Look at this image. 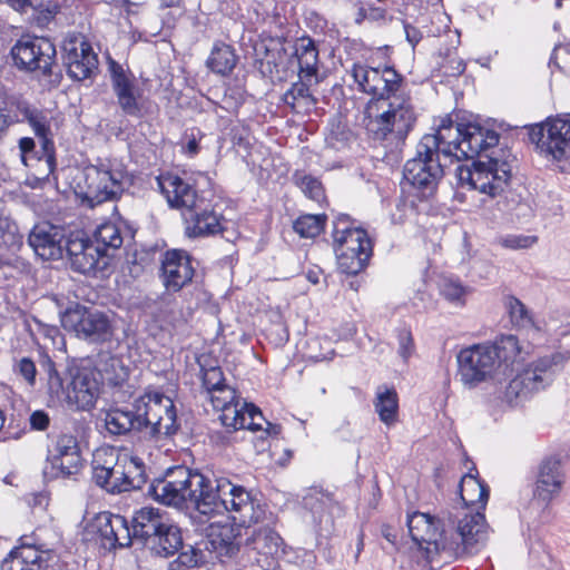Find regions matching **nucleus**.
<instances>
[{
  "label": "nucleus",
  "mask_w": 570,
  "mask_h": 570,
  "mask_svg": "<svg viewBox=\"0 0 570 570\" xmlns=\"http://www.w3.org/2000/svg\"><path fill=\"white\" fill-rule=\"evenodd\" d=\"M94 527L101 547L107 550L127 548L134 539L128 521L120 514L101 512L97 515Z\"/></svg>",
  "instance_id": "412c9836"
},
{
  "label": "nucleus",
  "mask_w": 570,
  "mask_h": 570,
  "mask_svg": "<svg viewBox=\"0 0 570 570\" xmlns=\"http://www.w3.org/2000/svg\"><path fill=\"white\" fill-rule=\"evenodd\" d=\"M79 446L77 439L69 434H62L56 439L53 444L48 449L47 463H57L58 459H61L69 453H79Z\"/></svg>",
  "instance_id": "3c124183"
},
{
  "label": "nucleus",
  "mask_w": 570,
  "mask_h": 570,
  "mask_svg": "<svg viewBox=\"0 0 570 570\" xmlns=\"http://www.w3.org/2000/svg\"><path fill=\"white\" fill-rule=\"evenodd\" d=\"M492 345L495 351V361L499 372L505 371L514 363L522 360V346L514 335H501Z\"/></svg>",
  "instance_id": "c9c22d12"
},
{
  "label": "nucleus",
  "mask_w": 570,
  "mask_h": 570,
  "mask_svg": "<svg viewBox=\"0 0 570 570\" xmlns=\"http://www.w3.org/2000/svg\"><path fill=\"white\" fill-rule=\"evenodd\" d=\"M83 238L88 239L87 249H119L124 243L120 229L110 223L100 225L92 237L83 233Z\"/></svg>",
  "instance_id": "58836bf2"
},
{
  "label": "nucleus",
  "mask_w": 570,
  "mask_h": 570,
  "mask_svg": "<svg viewBox=\"0 0 570 570\" xmlns=\"http://www.w3.org/2000/svg\"><path fill=\"white\" fill-rule=\"evenodd\" d=\"M239 416L244 419V425L238 426L237 430L247 429L263 432L266 426L267 421L254 404L246 402V409L239 411Z\"/></svg>",
  "instance_id": "5fc2aeb1"
},
{
  "label": "nucleus",
  "mask_w": 570,
  "mask_h": 570,
  "mask_svg": "<svg viewBox=\"0 0 570 570\" xmlns=\"http://www.w3.org/2000/svg\"><path fill=\"white\" fill-rule=\"evenodd\" d=\"M17 11L27 12L28 9H38L42 6V0H7Z\"/></svg>",
  "instance_id": "0e129e2a"
},
{
  "label": "nucleus",
  "mask_w": 570,
  "mask_h": 570,
  "mask_svg": "<svg viewBox=\"0 0 570 570\" xmlns=\"http://www.w3.org/2000/svg\"><path fill=\"white\" fill-rule=\"evenodd\" d=\"M164 285L168 291L178 292L194 275L191 261L187 252H165L161 264Z\"/></svg>",
  "instance_id": "393cba45"
},
{
  "label": "nucleus",
  "mask_w": 570,
  "mask_h": 570,
  "mask_svg": "<svg viewBox=\"0 0 570 570\" xmlns=\"http://www.w3.org/2000/svg\"><path fill=\"white\" fill-rule=\"evenodd\" d=\"M500 244L510 249H528L538 245V237L534 235L511 234L503 237Z\"/></svg>",
  "instance_id": "bf43d9fd"
},
{
  "label": "nucleus",
  "mask_w": 570,
  "mask_h": 570,
  "mask_svg": "<svg viewBox=\"0 0 570 570\" xmlns=\"http://www.w3.org/2000/svg\"><path fill=\"white\" fill-rule=\"evenodd\" d=\"M462 127L463 124L454 125L450 118L442 119L435 134H426L421 138V149L434 153L448 164L460 160Z\"/></svg>",
  "instance_id": "6ab92c4d"
},
{
  "label": "nucleus",
  "mask_w": 570,
  "mask_h": 570,
  "mask_svg": "<svg viewBox=\"0 0 570 570\" xmlns=\"http://www.w3.org/2000/svg\"><path fill=\"white\" fill-rule=\"evenodd\" d=\"M11 55L14 65L26 71H40L48 76L52 73L56 62V47L43 37H24L12 47Z\"/></svg>",
  "instance_id": "ddd939ff"
},
{
  "label": "nucleus",
  "mask_w": 570,
  "mask_h": 570,
  "mask_svg": "<svg viewBox=\"0 0 570 570\" xmlns=\"http://www.w3.org/2000/svg\"><path fill=\"white\" fill-rule=\"evenodd\" d=\"M61 324L78 338L94 344L111 341L115 333L112 320L107 313L78 303L62 313Z\"/></svg>",
  "instance_id": "1a4fd4ad"
},
{
  "label": "nucleus",
  "mask_w": 570,
  "mask_h": 570,
  "mask_svg": "<svg viewBox=\"0 0 570 570\" xmlns=\"http://www.w3.org/2000/svg\"><path fill=\"white\" fill-rule=\"evenodd\" d=\"M71 268L78 273L106 277L112 272L109 252H67Z\"/></svg>",
  "instance_id": "cd10ccee"
},
{
  "label": "nucleus",
  "mask_w": 570,
  "mask_h": 570,
  "mask_svg": "<svg viewBox=\"0 0 570 570\" xmlns=\"http://www.w3.org/2000/svg\"><path fill=\"white\" fill-rule=\"evenodd\" d=\"M495 351L490 343H479L462 348L456 355V376L464 389L473 390L480 384L495 380Z\"/></svg>",
  "instance_id": "9d476101"
},
{
  "label": "nucleus",
  "mask_w": 570,
  "mask_h": 570,
  "mask_svg": "<svg viewBox=\"0 0 570 570\" xmlns=\"http://www.w3.org/2000/svg\"><path fill=\"white\" fill-rule=\"evenodd\" d=\"M124 450H118L114 446H100L92 454L91 466L92 470H104L120 468V459L122 458Z\"/></svg>",
  "instance_id": "8fccbe9b"
},
{
  "label": "nucleus",
  "mask_w": 570,
  "mask_h": 570,
  "mask_svg": "<svg viewBox=\"0 0 570 570\" xmlns=\"http://www.w3.org/2000/svg\"><path fill=\"white\" fill-rule=\"evenodd\" d=\"M225 384V379L219 367H209L204 370L203 386L207 394L214 391V389H219Z\"/></svg>",
  "instance_id": "680f3d73"
},
{
  "label": "nucleus",
  "mask_w": 570,
  "mask_h": 570,
  "mask_svg": "<svg viewBox=\"0 0 570 570\" xmlns=\"http://www.w3.org/2000/svg\"><path fill=\"white\" fill-rule=\"evenodd\" d=\"M19 542L2 561V570H41L55 557V550L43 543L37 533L21 535Z\"/></svg>",
  "instance_id": "2eb2a0df"
},
{
  "label": "nucleus",
  "mask_w": 570,
  "mask_h": 570,
  "mask_svg": "<svg viewBox=\"0 0 570 570\" xmlns=\"http://www.w3.org/2000/svg\"><path fill=\"white\" fill-rule=\"evenodd\" d=\"M45 371L48 376V391L52 397L77 410L86 411L94 407L99 394V382L94 370L72 367L68 377L63 379L56 370L55 363L47 360Z\"/></svg>",
  "instance_id": "39448f33"
},
{
  "label": "nucleus",
  "mask_w": 570,
  "mask_h": 570,
  "mask_svg": "<svg viewBox=\"0 0 570 570\" xmlns=\"http://www.w3.org/2000/svg\"><path fill=\"white\" fill-rule=\"evenodd\" d=\"M406 40L412 45V47H415L420 40L422 39V35L420 30H417L415 27L406 24L404 27Z\"/></svg>",
  "instance_id": "774afa93"
},
{
  "label": "nucleus",
  "mask_w": 570,
  "mask_h": 570,
  "mask_svg": "<svg viewBox=\"0 0 570 570\" xmlns=\"http://www.w3.org/2000/svg\"><path fill=\"white\" fill-rule=\"evenodd\" d=\"M105 428L112 435L148 429L156 441L169 438L179 429L174 401L159 391H146L132 407H115L106 412Z\"/></svg>",
  "instance_id": "f03ea898"
},
{
  "label": "nucleus",
  "mask_w": 570,
  "mask_h": 570,
  "mask_svg": "<svg viewBox=\"0 0 570 570\" xmlns=\"http://www.w3.org/2000/svg\"><path fill=\"white\" fill-rule=\"evenodd\" d=\"M203 562V553L200 550L189 547L188 550L178 554L177 559L170 563V570H184L183 568H194Z\"/></svg>",
  "instance_id": "13d9d810"
},
{
  "label": "nucleus",
  "mask_w": 570,
  "mask_h": 570,
  "mask_svg": "<svg viewBox=\"0 0 570 570\" xmlns=\"http://www.w3.org/2000/svg\"><path fill=\"white\" fill-rule=\"evenodd\" d=\"M181 546L180 529L173 521L163 527L161 531L151 537L146 544L155 554L164 558L174 556Z\"/></svg>",
  "instance_id": "72a5a7b5"
},
{
  "label": "nucleus",
  "mask_w": 570,
  "mask_h": 570,
  "mask_svg": "<svg viewBox=\"0 0 570 570\" xmlns=\"http://www.w3.org/2000/svg\"><path fill=\"white\" fill-rule=\"evenodd\" d=\"M351 75L363 92L373 96L372 101L389 99L406 89L403 76L391 67L377 69L354 63Z\"/></svg>",
  "instance_id": "f8f14e48"
},
{
  "label": "nucleus",
  "mask_w": 570,
  "mask_h": 570,
  "mask_svg": "<svg viewBox=\"0 0 570 570\" xmlns=\"http://www.w3.org/2000/svg\"><path fill=\"white\" fill-rule=\"evenodd\" d=\"M2 111L4 112L8 128L16 124L26 121L31 104L20 96H6L1 98Z\"/></svg>",
  "instance_id": "a18cd8bd"
},
{
  "label": "nucleus",
  "mask_w": 570,
  "mask_h": 570,
  "mask_svg": "<svg viewBox=\"0 0 570 570\" xmlns=\"http://www.w3.org/2000/svg\"><path fill=\"white\" fill-rule=\"evenodd\" d=\"M86 190L83 202L94 208L108 200L117 199L124 190V173L105 165L89 166L83 171Z\"/></svg>",
  "instance_id": "4468645a"
},
{
  "label": "nucleus",
  "mask_w": 570,
  "mask_h": 570,
  "mask_svg": "<svg viewBox=\"0 0 570 570\" xmlns=\"http://www.w3.org/2000/svg\"><path fill=\"white\" fill-rule=\"evenodd\" d=\"M397 337V354L401 356L404 363H407L410 357L415 352V344L410 328L402 326L396 331Z\"/></svg>",
  "instance_id": "4d7b16f0"
},
{
  "label": "nucleus",
  "mask_w": 570,
  "mask_h": 570,
  "mask_svg": "<svg viewBox=\"0 0 570 570\" xmlns=\"http://www.w3.org/2000/svg\"><path fill=\"white\" fill-rule=\"evenodd\" d=\"M28 243L32 249H87L88 239L83 238V232L77 230L67 234L61 226L49 222H41L33 226L28 236Z\"/></svg>",
  "instance_id": "aec40b11"
},
{
  "label": "nucleus",
  "mask_w": 570,
  "mask_h": 570,
  "mask_svg": "<svg viewBox=\"0 0 570 570\" xmlns=\"http://www.w3.org/2000/svg\"><path fill=\"white\" fill-rule=\"evenodd\" d=\"M332 235L334 244L346 249H373L375 245L367 230L356 226L347 215H341L333 223Z\"/></svg>",
  "instance_id": "a878e982"
},
{
  "label": "nucleus",
  "mask_w": 570,
  "mask_h": 570,
  "mask_svg": "<svg viewBox=\"0 0 570 570\" xmlns=\"http://www.w3.org/2000/svg\"><path fill=\"white\" fill-rule=\"evenodd\" d=\"M563 483L564 474L562 472L560 461L551 458L547 459L539 468L534 497L546 503H549L559 495Z\"/></svg>",
  "instance_id": "bb28decb"
},
{
  "label": "nucleus",
  "mask_w": 570,
  "mask_h": 570,
  "mask_svg": "<svg viewBox=\"0 0 570 570\" xmlns=\"http://www.w3.org/2000/svg\"><path fill=\"white\" fill-rule=\"evenodd\" d=\"M208 543L219 557H232L238 551V534L232 524L212 522L207 529Z\"/></svg>",
  "instance_id": "2f4dec72"
},
{
  "label": "nucleus",
  "mask_w": 570,
  "mask_h": 570,
  "mask_svg": "<svg viewBox=\"0 0 570 570\" xmlns=\"http://www.w3.org/2000/svg\"><path fill=\"white\" fill-rule=\"evenodd\" d=\"M213 406L220 411L219 420L222 424L230 431H237L238 426L244 425V419L239 416V411L246 409V402L237 397L236 391L225 384L219 389H214L207 394Z\"/></svg>",
  "instance_id": "5701e85b"
},
{
  "label": "nucleus",
  "mask_w": 570,
  "mask_h": 570,
  "mask_svg": "<svg viewBox=\"0 0 570 570\" xmlns=\"http://www.w3.org/2000/svg\"><path fill=\"white\" fill-rule=\"evenodd\" d=\"M18 373L30 386L36 384L37 368L33 361L29 357H22L13 366Z\"/></svg>",
  "instance_id": "052dcab7"
},
{
  "label": "nucleus",
  "mask_w": 570,
  "mask_h": 570,
  "mask_svg": "<svg viewBox=\"0 0 570 570\" xmlns=\"http://www.w3.org/2000/svg\"><path fill=\"white\" fill-rule=\"evenodd\" d=\"M448 163L434 153L421 149V142L416 145L415 156L409 159L403 169L404 179L417 190L420 196H432L444 175Z\"/></svg>",
  "instance_id": "9b49d317"
},
{
  "label": "nucleus",
  "mask_w": 570,
  "mask_h": 570,
  "mask_svg": "<svg viewBox=\"0 0 570 570\" xmlns=\"http://www.w3.org/2000/svg\"><path fill=\"white\" fill-rule=\"evenodd\" d=\"M116 472H121L120 468L104 470L102 472L99 469L92 470V480L94 482L105 489L110 493H120V488H114L116 484H119L120 480L116 476Z\"/></svg>",
  "instance_id": "6e6d98bb"
},
{
  "label": "nucleus",
  "mask_w": 570,
  "mask_h": 570,
  "mask_svg": "<svg viewBox=\"0 0 570 570\" xmlns=\"http://www.w3.org/2000/svg\"><path fill=\"white\" fill-rule=\"evenodd\" d=\"M461 159H472L485 155L487 161H474L471 167L459 166L456 177L463 188L478 190L494 197L502 193L511 178V165L491 156L498 146L500 135L480 124H465L462 127Z\"/></svg>",
  "instance_id": "f257e3e1"
},
{
  "label": "nucleus",
  "mask_w": 570,
  "mask_h": 570,
  "mask_svg": "<svg viewBox=\"0 0 570 570\" xmlns=\"http://www.w3.org/2000/svg\"><path fill=\"white\" fill-rule=\"evenodd\" d=\"M372 252H341L336 256L338 269L348 275L360 273L368 263Z\"/></svg>",
  "instance_id": "09e8293b"
},
{
  "label": "nucleus",
  "mask_w": 570,
  "mask_h": 570,
  "mask_svg": "<svg viewBox=\"0 0 570 570\" xmlns=\"http://www.w3.org/2000/svg\"><path fill=\"white\" fill-rule=\"evenodd\" d=\"M325 223V214H305L294 222L293 228L299 236L313 238L324 229Z\"/></svg>",
  "instance_id": "de8ad7c7"
},
{
  "label": "nucleus",
  "mask_w": 570,
  "mask_h": 570,
  "mask_svg": "<svg viewBox=\"0 0 570 570\" xmlns=\"http://www.w3.org/2000/svg\"><path fill=\"white\" fill-rule=\"evenodd\" d=\"M80 468V452L69 453V455L58 459L57 463H47L45 466V474L50 478H67L78 473Z\"/></svg>",
  "instance_id": "49530a36"
},
{
  "label": "nucleus",
  "mask_w": 570,
  "mask_h": 570,
  "mask_svg": "<svg viewBox=\"0 0 570 570\" xmlns=\"http://www.w3.org/2000/svg\"><path fill=\"white\" fill-rule=\"evenodd\" d=\"M439 289L444 299L459 307L466 304V298L471 293V288L464 286L456 277H443L439 283Z\"/></svg>",
  "instance_id": "c03bdc74"
},
{
  "label": "nucleus",
  "mask_w": 570,
  "mask_h": 570,
  "mask_svg": "<svg viewBox=\"0 0 570 570\" xmlns=\"http://www.w3.org/2000/svg\"><path fill=\"white\" fill-rule=\"evenodd\" d=\"M295 55L302 80H311L317 75L318 50L309 37L299 38L295 45Z\"/></svg>",
  "instance_id": "e433bc0d"
},
{
  "label": "nucleus",
  "mask_w": 570,
  "mask_h": 570,
  "mask_svg": "<svg viewBox=\"0 0 570 570\" xmlns=\"http://www.w3.org/2000/svg\"><path fill=\"white\" fill-rule=\"evenodd\" d=\"M407 528L413 542L424 550L428 557L432 552L442 551L443 530L441 532L438 531V525L432 515L423 512H413L407 515Z\"/></svg>",
  "instance_id": "4be33fe9"
},
{
  "label": "nucleus",
  "mask_w": 570,
  "mask_h": 570,
  "mask_svg": "<svg viewBox=\"0 0 570 570\" xmlns=\"http://www.w3.org/2000/svg\"><path fill=\"white\" fill-rule=\"evenodd\" d=\"M306 80L302 82L294 83L291 89H288L284 94V102L289 106L292 109H296V107L301 104L304 106H311L316 102L313 96L309 92V88L305 83Z\"/></svg>",
  "instance_id": "864d4df0"
},
{
  "label": "nucleus",
  "mask_w": 570,
  "mask_h": 570,
  "mask_svg": "<svg viewBox=\"0 0 570 570\" xmlns=\"http://www.w3.org/2000/svg\"><path fill=\"white\" fill-rule=\"evenodd\" d=\"M530 138L557 160L570 157V120L558 118L538 125L531 129Z\"/></svg>",
  "instance_id": "a211bd4d"
},
{
  "label": "nucleus",
  "mask_w": 570,
  "mask_h": 570,
  "mask_svg": "<svg viewBox=\"0 0 570 570\" xmlns=\"http://www.w3.org/2000/svg\"><path fill=\"white\" fill-rule=\"evenodd\" d=\"M374 407L383 423L386 425L394 424L399 410L396 391L386 386H380L376 391Z\"/></svg>",
  "instance_id": "a19ab883"
},
{
  "label": "nucleus",
  "mask_w": 570,
  "mask_h": 570,
  "mask_svg": "<svg viewBox=\"0 0 570 570\" xmlns=\"http://www.w3.org/2000/svg\"><path fill=\"white\" fill-rule=\"evenodd\" d=\"M460 497L466 508L483 510L489 499V489L472 473H466L460 482Z\"/></svg>",
  "instance_id": "f704fd0d"
},
{
  "label": "nucleus",
  "mask_w": 570,
  "mask_h": 570,
  "mask_svg": "<svg viewBox=\"0 0 570 570\" xmlns=\"http://www.w3.org/2000/svg\"><path fill=\"white\" fill-rule=\"evenodd\" d=\"M294 179L295 184L309 199L316 203H322L325 199L324 187L316 177L303 173H296Z\"/></svg>",
  "instance_id": "603ef678"
},
{
  "label": "nucleus",
  "mask_w": 570,
  "mask_h": 570,
  "mask_svg": "<svg viewBox=\"0 0 570 570\" xmlns=\"http://www.w3.org/2000/svg\"><path fill=\"white\" fill-rule=\"evenodd\" d=\"M157 187L173 208L194 209L197 207V193L193 185L179 176L164 174L157 177Z\"/></svg>",
  "instance_id": "b1692460"
},
{
  "label": "nucleus",
  "mask_w": 570,
  "mask_h": 570,
  "mask_svg": "<svg viewBox=\"0 0 570 570\" xmlns=\"http://www.w3.org/2000/svg\"><path fill=\"white\" fill-rule=\"evenodd\" d=\"M200 509L208 518L228 513L235 523L243 527L257 523L265 514L263 505L247 489L226 478L209 479Z\"/></svg>",
  "instance_id": "7ed1b4c3"
},
{
  "label": "nucleus",
  "mask_w": 570,
  "mask_h": 570,
  "mask_svg": "<svg viewBox=\"0 0 570 570\" xmlns=\"http://www.w3.org/2000/svg\"><path fill=\"white\" fill-rule=\"evenodd\" d=\"M371 130L376 137L404 140L416 122L412 98L406 90L389 99L371 101L367 107Z\"/></svg>",
  "instance_id": "423d86ee"
},
{
  "label": "nucleus",
  "mask_w": 570,
  "mask_h": 570,
  "mask_svg": "<svg viewBox=\"0 0 570 570\" xmlns=\"http://www.w3.org/2000/svg\"><path fill=\"white\" fill-rule=\"evenodd\" d=\"M109 72L112 90L122 112L134 118H142L147 114V99L144 98L142 90L118 62L110 60Z\"/></svg>",
  "instance_id": "f3484780"
},
{
  "label": "nucleus",
  "mask_w": 570,
  "mask_h": 570,
  "mask_svg": "<svg viewBox=\"0 0 570 570\" xmlns=\"http://www.w3.org/2000/svg\"><path fill=\"white\" fill-rule=\"evenodd\" d=\"M503 306L509 315L510 322L518 328H531L534 321L530 309L515 296L507 295L503 298Z\"/></svg>",
  "instance_id": "37998d69"
},
{
  "label": "nucleus",
  "mask_w": 570,
  "mask_h": 570,
  "mask_svg": "<svg viewBox=\"0 0 570 570\" xmlns=\"http://www.w3.org/2000/svg\"><path fill=\"white\" fill-rule=\"evenodd\" d=\"M208 483L209 479L200 472L179 465L169 469L164 478L155 480L149 488V494L156 501L176 508L191 503L203 515L200 503Z\"/></svg>",
  "instance_id": "20e7f679"
},
{
  "label": "nucleus",
  "mask_w": 570,
  "mask_h": 570,
  "mask_svg": "<svg viewBox=\"0 0 570 570\" xmlns=\"http://www.w3.org/2000/svg\"><path fill=\"white\" fill-rule=\"evenodd\" d=\"M563 363L559 353L540 357L529 363L505 386L503 400L510 405H518L533 394L544 390L554 380Z\"/></svg>",
  "instance_id": "6e6552de"
},
{
  "label": "nucleus",
  "mask_w": 570,
  "mask_h": 570,
  "mask_svg": "<svg viewBox=\"0 0 570 570\" xmlns=\"http://www.w3.org/2000/svg\"><path fill=\"white\" fill-rule=\"evenodd\" d=\"M171 520L158 508L142 507L132 517V538L140 539L145 546L151 537L161 531L163 527Z\"/></svg>",
  "instance_id": "c85d7f7f"
},
{
  "label": "nucleus",
  "mask_w": 570,
  "mask_h": 570,
  "mask_svg": "<svg viewBox=\"0 0 570 570\" xmlns=\"http://www.w3.org/2000/svg\"><path fill=\"white\" fill-rule=\"evenodd\" d=\"M303 504L312 515V521L321 531L333 527V512L338 509L333 498L323 491L311 490L304 498Z\"/></svg>",
  "instance_id": "c756f323"
},
{
  "label": "nucleus",
  "mask_w": 570,
  "mask_h": 570,
  "mask_svg": "<svg viewBox=\"0 0 570 570\" xmlns=\"http://www.w3.org/2000/svg\"><path fill=\"white\" fill-rule=\"evenodd\" d=\"M24 122H28L40 139L43 150L49 153L53 148V127L56 125L52 112L31 105Z\"/></svg>",
  "instance_id": "473e14b6"
},
{
  "label": "nucleus",
  "mask_w": 570,
  "mask_h": 570,
  "mask_svg": "<svg viewBox=\"0 0 570 570\" xmlns=\"http://www.w3.org/2000/svg\"><path fill=\"white\" fill-rule=\"evenodd\" d=\"M445 73L449 76H460L465 70V63L461 58H450L444 66Z\"/></svg>",
  "instance_id": "69168bd1"
},
{
  "label": "nucleus",
  "mask_w": 570,
  "mask_h": 570,
  "mask_svg": "<svg viewBox=\"0 0 570 570\" xmlns=\"http://www.w3.org/2000/svg\"><path fill=\"white\" fill-rule=\"evenodd\" d=\"M120 463L121 472H116L120 482L115 488H120V492L141 489L147 481L144 461L128 450H124Z\"/></svg>",
  "instance_id": "7c9ffc66"
},
{
  "label": "nucleus",
  "mask_w": 570,
  "mask_h": 570,
  "mask_svg": "<svg viewBox=\"0 0 570 570\" xmlns=\"http://www.w3.org/2000/svg\"><path fill=\"white\" fill-rule=\"evenodd\" d=\"M186 139L187 141L183 146V151L190 157L196 156L200 149L198 138L194 134H190V136H186Z\"/></svg>",
  "instance_id": "338daca9"
},
{
  "label": "nucleus",
  "mask_w": 570,
  "mask_h": 570,
  "mask_svg": "<svg viewBox=\"0 0 570 570\" xmlns=\"http://www.w3.org/2000/svg\"><path fill=\"white\" fill-rule=\"evenodd\" d=\"M63 60L70 78L82 81L98 70V56L81 33H69L62 41Z\"/></svg>",
  "instance_id": "dca6fc26"
},
{
  "label": "nucleus",
  "mask_w": 570,
  "mask_h": 570,
  "mask_svg": "<svg viewBox=\"0 0 570 570\" xmlns=\"http://www.w3.org/2000/svg\"><path fill=\"white\" fill-rule=\"evenodd\" d=\"M282 538L271 528L263 527L253 530L247 546L252 547L258 554L273 556L277 553Z\"/></svg>",
  "instance_id": "79ce46f5"
},
{
  "label": "nucleus",
  "mask_w": 570,
  "mask_h": 570,
  "mask_svg": "<svg viewBox=\"0 0 570 570\" xmlns=\"http://www.w3.org/2000/svg\"><path fill=\"white\" fill-rule=\"evenodd\" d=\"M193 225L187 227V234L190 237H205L219 233L222 230L220 216L213 209L203 208L198 210V206L194 208Z\"/></svg>",
  "instance_id": "4c0bfd02"
},
{
  "label": "nucleus",
  "mask_w": 570,
  "mask_h": 570,
  "mask_svg": "<svg viewBox=\"0 0 570 570\" xmlns=\"http://www.w3.org/2000/svg\"><path fill=\"white\" fill-rule=\"evenodd\" d=\"M489 525L481 511L464 512L458 521L443 523L442 551L459 559L480 552L487 544Z\"/></svg>",
  "instance_id": "0eeeda50"
},
{
  "label": "nucleus",
  "mask_w": 570,
  "mask_h": 570,
  "mask_svg": "<svg viewBox=\"0 0 570 570\" xmlns=\"http://www.w3.org/2000/svg\"><path fill=\"white\" fill-rule=\"evenodd\" d=\"M237 63L235 50L226 43H215L207 59V67L215 73L227 76Z\"/></svg>",
  "instance_id": "ea45409f"
},
{
  "label": "nucleus",
  "mask_w": 570,
  "mask_h": 570,
  "mask_svg": "<svg viewBox=\"0 0 570 570\" xmlns=\"http://www.w3.org/2000/svg\"><path fill=\"white\" fill-rule=\"evenodd\" d=\"M30 424L33 430L43 431L49 425V416L43 411H35L30 415Z\"/></svg>",
  "instance_id": "e2e57ef3"
}]
</instances>
